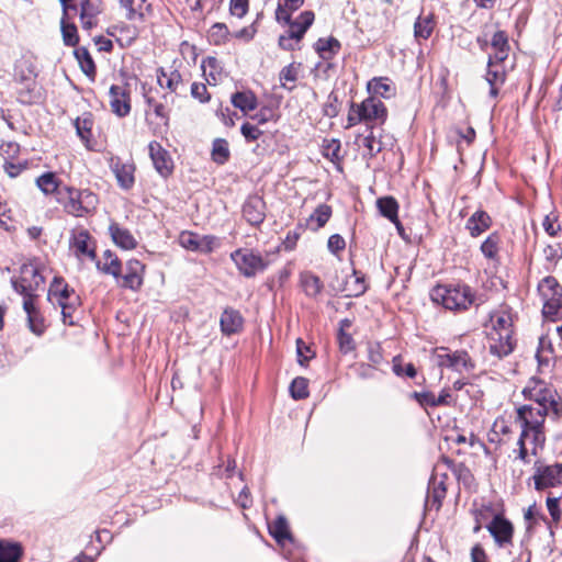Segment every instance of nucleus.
Returning <instances> with one entry per match:
<instances>
[{"mask_svg":"<svg viewBox=\"0 0 562 562\" xmlns=\"http://www.w3.org/2000/svg\"><path fill=\"white\" fill-rule=\"evenodd\" d=\"M552 416L546 408L521 405L516 409V424L520 429L514 452L524 463H529L546 443L544 422Z\"/></svg>","mask_w":562,"mask_h":562,"instance_id":"f257e3e1","label":"nucleus"},{"mask_svg":"<svg viewBox=\"0 0 562 562\" xmlns=\"http://www.w3.org/2000/svg\"><path fill=\"white\" fill-rule=\"evenodd\" d=\"M486 334L491 353L497 358H503L513 351V316L506 307H501L491 313Z\"/></svg>","mask_w":562,"mask_h":562,"instance_id":"f03ea898","label":"nucleus"},{"mask_svg":"<svg viewBox=\"0 0 562 562\" xmlns=\"http://www.w3.org/2000/svg\"><path fill=\"white\" fill-rule=\"evenodd\" d=\"M431 300L450 311H465L474 303L473 290L462 283L438 284L431 290Z\"/></svg>","mask_w":562,"mask_h":562,"instance_id":"7ed1b4c3","label":"nucleus"},{"mask_svg":"<svg viewBox=\"0 0 562 562\" xmlns=\"http://www.w3.org/2000/svg\"><path fill=\"white\" fill-rule=\"evenodd\" d=\"M522 395L530 401L529 406L546 408L554 418L562 414V401L557 391L544 381L532 378L522 390Z\"/></svg>","mask_w":562,"mask_h":562,"instance_id":"20e7f679","label":"nucleus"},{"mask_svg":"<svg viewBox=\"0 0 562 562\" xmlns=\"http://www.w3.org/2000/svg\"><path fill=\"white\" fill-rule=\"evenodd\" d=\"M387 119V109L378 98L368 97L360 103H351L348 116L347 127H352L360 123L374 127L385 123Z\"/></svg>","mask_w":562,"mask_h":562,"instance_id":"39448f33","label":"nucleus"},{"mask_svg":"<svg viewBox=\"0 0 562 562\" xmlns=\"http://www.w3.org/2000/svg\"><path fill=\"white\" fill-rule=\"evenodd\" d=\"M44 271L45 268L36 261L23 263L19 277L12 279L13 289L24 299H37L36 292L45 283Z\"/></svg>","mask_w":562,"mask_h":562,"instance_id":"423d86ee","label":"nucleus"},{"mask_svg":"<svg viewBox=\"0 0 562 562\" xmlns=\"http://www.w3.org/2000/svg\"><path fill=\"white\" fill-rule=\"evenodd\" d=\"M538 295L542 303V314L547 321L562 318V286L554 277H546L538 284Z\"/></svg>","mask_w":562,"mask_h":562,"instance_id":"0eeeda50","label":"nucleus"},{"mask_svg":"<svg viewBox=\"0 0 562 562\" xmlns=\"http://www.w3.org/2000/svg\"><path fill=\"white\" fill-rule=\"evenodd\" d=\"M48 301L60 307L64 324L72 325V314L79 305V296L63 278L55 277L48 289Z\"/></svg>","mask_w":562,"mask_h":562,"instance_id":"6e6552de","label":"nucleus"},{"mask_svg":"<svg viewBox=\"0 0 562 562\" xmlns=\"http://www.w3.org/2000/svg\"><path fill=\"white\" fill-rule=\"evenodd\" d=\"M430 359L434 364L459 373H470L475 368L474 361L464 350L450 352L445 347H438L432 350Z\"/></svg>","mask_w":562,"mask_h":562,"instance_id":"1a4fd4ad","label":"nucleus"},{"mask_svg":"<svg viewBox=\"0 0 562 562\" xmlns=\"http://www.w3.org/2000/svg\"><path fill=\"white\" fill-rule=\"evenodd\" d=\"M65 16L76 13L80 7V22L83 30L97 26L98 18L102 12V0H59Z\"/></svg>","mask_w":562,"mask_h":562,"instance_id":"9d476101","label":"nucleus"},{"mask_svg":"<svg viewBox=\"0 0 562 562\" xmlns=\"http://www.w3.org/2000/svg\"><path fill=\"white\" fill-rule=\"evenodd\" d=\"M314 20V12L306 10L301 12L294 20L290 18V22H280L281 24L289 25L288 33L279 37L280 47L286 50L294 49L297 43L304 37Z\"/></svg>","mask_w":562,"mask_h":562,"instance_id":"9b49d317","label":"nucleus"},{"mask_svg":"<svg viewBox=\"0 0 562 562\" xmlns=\"http://www.w3.org/2000/svg\"><path fill=\"white\" fill-rule=\"evenodd\" d=\"M65 191L68 198L67 202H65V209L69 214L83 216L97 207L98 196L90 190L66 187Z\"/></svg>","mask_w":562,"mask_h":562,"instance_id":"f8f14e48","label":"nucleus"},{"mask_svg":"<svg viewBox=\"0 0 562 562\" xmlns=\"http://www.w3.org/2000/svg\"><path fill=\"white\" fill-rule=\"evenodd\" d=\"M532 481L537 491L557 487L562 484V463L544 464L541 461L535 463Z\"/></svg>","mask_w":562,"mask_h":562,"instance_id":"ddd939ff","label":"nucleus"},{"mask_svg":"<svg viewBox=\"0 0 562 562\" xmlns=\"http://www.w3.org/2000/svg\"><path fill=\"white\" fill-rule=\"evenodd\" d=\"M231 258L239 272L247 277H254L266 269L267 262L251 249L240 248L231 254Z\"/></svg>","mask_w":562,"mask_h":562,"instance_id":"4468645a","label":"nucleus"},{"mask_svg":"<svg viewBox=\"0 0 562 562\" xmlns=\"http://www.w3.org/2000/svg\"><path fill=\"white\" fill-rule=\"evenodd\" d=\"M106 161L115 176L117 184L124 190H128L135 182V165L131 160H123L121 157L111 153L106 155Z\"/></svg>","mask_w":562,"mask_h":562,"instance_id":"2eb2a0df","label":"nucleus"},{"mask_svg":"<svg viewBox=\"0 0 562 562\" xmlns=\"http://www.w3.org/2000/svg\"><path fill=\"white\" fill-rule=\"evenodd\" d=\"M179 244L187 250L209 254L220 246L218 239L212 235H199L192 232H182Z\"/></svg>","mask_w":562,"mask_h":562,"instance_id":"dca6fc26","label":"nucleus"},{"mask_svg":"<svg viewBox=\"0 0 562 562\" xmlns=\"http://www.w3.org/2000/svg\"><path fill=\"white\" fill-rule=\"evenodd\" d=\"M486 529L499 548L510 546L514 537V526L502 514H495Z\"/></svg>","mask_w":562,"mask_h":562,"instance_id":"f3484780","label":"nucleus"},{"mask_svg":"<svg viewBox=\"0 0 562 562\" xmlns=\"http://www.w3.org/2000/svg\"><path fill=\"white\" fill-rule=\"evenodd\" d=\"M145 266L137 259H131L126 262L125 273L117 280L122 288L137 291L140 289L144 279Z\"/></svg>","mask_w":562,"mask_h":562,"instance_id":"a211bd4d","label":"nucleus"},{"mask_svg":"<svg viewBox=\"0 0 562 562\" xmlns=\"http://www.w3.org/2000/svg\"><path fill=\"white\" fill-rule=\"evenodd\" d=\"M148 149L157 172L162 177H168L173 169V162L168 151L158 142L149 143Z\"/></svg>","mask_w":562,"mask_h":562,"instance_id":"6ab92c4d","label":"nucleus"},{"mask_svg":"<svg viewBox=\"0 0 562 562\" xmlns=\"http://www.w3.org/2000/svg\"><path fill=\"white\" fill-rule=\"evenodd\" d=\"M70 249L79 259L89 258L93 260L95 258L94 245L87 231L81 229L72 235Z\"/></svg>","mask_w":562,"mask_h":562,"instance_id":"aec40b11","label":"nucleus"},{"mask_svg":"<svg viewBox=\"0 0 562 562\" xmlns=\"http://www.w3.org/2000/svg\"><path fill=\"white\" fill-rule=\"evenodd\" d=\"M504 61L491 60L487 63V70L485 74V80L490 86V97L496 98L499 93V89L503 87L506 80V69L503 65Z\"/></svg>","mask_w":562,"mask_h":562,"instance_id":"412c9836","label":"nucleus"},{"mask_svg":"<svg viewBox=\"0 0 562 562\" xmlns=\"http://www.w3.org/2000/svg\"><path fill=\"white\" fill-rule=\"evenodd\" d=\"M110 105L117 116H126L131 111L130 97L125 88L113 85L110 88Z\"/></svg>","mask_w":562,"mask_h":562,"instance_id":"4be33fe9","label":"nucleus"},{"mask_svg":"<svg viewBox=\"0 0 562 562\" xmlns=\"http://www.w3.org/2000/svg\"><path fill=\"white\" fill-rule=\"evenodd\" d=\"M36 299H24L23 300V310L27 316V325L30 330L41 336L45 331V322L43 316L41 315V312L38 311L36 304Z\"/></svg>","mask_w":562,"mask_h":562,"instance_id":"5701e85b","label":"nucleus"},{"mask_svg":"<svg viewBox=\"0 0 562 562\" xmlns=\"http://www.w3.org/2000/svg\"><path fill=\"white\" fill-rule=\"evenodd\" d=\"M120 5L130 21H144L151 11L148 0H120Z\"/></svg>","mask_w":562,"mask_h":562,"instance_id":"b1692460","label":"nucleus"},{"mask_svg":"<svg viewBox=\"0 0 562 562\" xmlns=\"http://www.w3.org/2000/svg\"><path fill=\"white\" fill-rule=\"evenodd\" d=\"M243 215L251 225H259L266 217L265 202L259 196H250L243 206Z\"/></svg>","mask_w":562,"mask_h":562,"instance_id":"393cba45","label":"nucleus"},{"mask_svg":"<svg viewBox=\"0 0 562 562\" xmlns=\"http://www.w3.org/2000/svg\"><path fill=\"white\" fill-rule=\"evenodd\" d=\"M369 97L390 99L395 95L396 89L392 81L386 77L372 78L367 83Z\"/></svg>","mask_w":562,"mask_h":562,"instance_id":"a878e982","label":"nucleus"},{"mask_svg":"<svg viewBox=\"0 0 562 562\" xmlns=\"http://www.w3.org/2000/svg\"><path fill=\"white\" fill-rule=\"evenodd\" d=\"M109 232L113 243L117 247L124 250H132L136 248L137 240L127 228H124L116 223H112L109 227Z\"/></svg>","mask_w":562,"mask_h":562,"instance_id":"bb28decb","label":"nucleus"},{"mask_svg":"<svg viewBox=\"0 0 562 562\" xmlns=\"http://www.w3.org/2000/svg\"><path fill=\"white\" fill-rule=\"evenodd\" d=\"M376 206L382 216L390 220L397 228L398 233L402 234L403 226L398 221V203L393 196H383L376 200Z\"/></svg>","mask_w":562,"mask_h":562,"instance_id":"cd10ccee","label":"nucleus"},{"mask_svg":"<svg viewBox=\"0 0 562 562\" xmlns=\"http://www.w3.org/2000/svg\"><path fill=\"white\" fill-rule=\"evenodd\" d=\"M493 53L488 55V59L504 61L509 54L508 36L504 31H497L491 40Z\"/></svg>","mask_w":562,"mask_h":562,"instance_id":"c85d7f7f","label":"nucleus"},{"mask_svg":"<svg viewBox=\"0 0 562 562\" xmlns=\"http://www.w3.org/2000/svg\"><path fill=\"white\" fill-rule=\"evenodd\" d=\"M97 268L102 273L110 274L119 280L122 271V262L113 251L108 249L97 262Z\"/></svg>","mask_w":562,"mask_h":562,"instance_id":"c756f323","label":"nucleus"},{"mask_svg":"<svg viewBox=\"0 0 562 562\" xmlns=\"http://www.w3.org/2000/svg\"><path fill=\"white\" fill-rule=\"evenodd\" d=\"M157 82L162 89H167L170 92H178L183 86L182 77L178 70H166L160 68L157 71Z\"/></svg>","mask_w":562,"mask_h":562,"instance_id":"7c9ffc66","label":"nucleus"},{"mask_svg":"<svg viewBox=\"0 0 562 562\" xmlns=\"http://www.w3.org/2000/svg\"><path fill=\"white\" fill-rule=\"evenodd\" d=\"M220 324L223 334L232 335L240 330L243 317L239 312L233 308H226L221 315Z\"/></svg>","mask_w":562,"mask_h":562,"instance_id":"2f4dec72","label":"nucleus"},{"mask_svg":"<svg viewBox=\"0 0 562 562\" xmlns=\"http://www.w3.org/2000/svg\"><path fill=\"white\" fill-rule=\"evenodd\" d=\"M492 220L484 211L474 212L467 222V228L472 237H477L490 228Z\"/></svg>","mask_w":562,"mask_h":562,"instance_id":"473e14b6","label":"nucleus"},{"mask_svg":"<svg viewBox=\"0 0 562 562\" xmlns=\"http://www.w3.org/2000/svg\"><path fill=\"white\" fill-rule=\"evenodd\" d=\"M269 532L282 548L286 543L293 542L288 521L283 516H279L273 522L269 524Z\"/></svg>","mask_w":562,"mask_h":562,"instance_id":"72a5a7b5","label":"nucleus"},{"mask_svg":"<svg viewBox=\"0 0 562 562\" xmlns=\"http://www.w3.org/2000/svg\"><path fill=\"white\" fill-rule=\"evenodd\" d=\"M314 49L322 59L329 60L339 53L340 43L333 36L322 37L315 42Z\"/></svg>","mask_w":562,"mask_h":562,"instance_id":"f704fd0d","label":"nucleus"},{"mask_svg":"<svg viewBox=\"0 0 562 562\" xmlns=\"http://www.w3.org/2000/svg\"><path fill=\"white\" fill-rule=\"evenodd\" d=\"M201 67L209 85L216 86L225 78L220 61L215 57L205 58Z\"/></svg>","mask_w":562,"mask_h":562,"instance_id":"c9c22d12","label":"nucleus"},{"mask_svg":"<svg viewBox=\"0 0 562 562\" xmlns=\"http://www.w3.org/2000/svg\"><path fill=\"white\" fill-rule=\"evenodd\" d=\"M331 213V207L329 205H318L307 218V227L314 232L318 231L329 221Z\"/></svg>","mask_w":562,"mask_h":562,"instance_id":"e433bc0d","label":"nucleus"},{"mask_svg":"<svg viewBox=\"0 0 562 562\" xmlns=\"http://www.w3.org/2000/svg\"><path fill=\"white\" fill-rule=\"evenodd\" d=\"M304 4V0H278L276 9L277 22H290V16Z\"/></svg>","mask_w":562,"mask_h":562,"instance_id":"4c0bfd02","label":"nucleus"},{"mask_svg":"<svg viewBox=\"0 0 562 562\" xmlns=\"http://www.w3.org/2000/svg\"><path fill=\"white\" fill-rule=\"evenodd\" d=\"M434 29L435 21L431 13L419 15L414 24V36L417 41L427 40L430 37Z\"/></svg>","mask_w":562,"mask_h":562,"instance_id":"58836bf2","label":"nucleus"},{"mask_svg":"<svg viewBox=\"0 0 562 562\" xmlns=\"http://www.w3.org/2000/svg\"><path fill=\"white\" fill-rule=\"evenodd\" d=\"M232 103L243 113L247 114L257 108V98L251 91L236 92L232 95Z\"/></svg>","mask_w":562,"mask_h":562,"instance_id":"ea45409f","label":"nucleus"},{"mask_svg":"<svg viewBox=\"0 0 562 562\" xmlns=\"http://www.w3.org/2000/svg\"><path fill=\"white\" fill-rule=\"evenodd\" d=\"M301 71V64L292 63L282 68L279 75L280 83L283 88L292 90Z\"/></svg>","mask_w":562,"mask_h":562,"instance_id":"a19ab883","label":"nucleus"},{"mask_svg":"<svg viewBox=\"0 0 562 562\" xmlns=\"http://www.w3.org/2000/svg\"><path fill=\"white\" fill-rule=\"evenodd\" d=\"M366 290L367 285L364 279L361 276H358L356 272L347 277L345 286L342 289L346 296H359L363 294Z\"/></svg>","mask_w":562,"mask_h":562,"instance_id":"79ce46f5","label":"nucleus"},{"mask_svg":"<svg viewBox=\"0 0 562 562\" xmlns=\"http://www.w3.org/2000/svg\"><path fill=\"white\" fill-rule=\"evenodd\" d=\"M301 285L308 296H316L323 289L319 278L311 272H303L301 274Z\"/></svg>","mask_w":562,"mask_h":562,"instance_id":"37998d69","label":"nucleus"},{"mask_svg":"<svg viewBox=\"0 0 562 562\" xmlns=\"http://www.w3.org/2000/svg\"><path fill=\"white\" fill-rule=\"evenodd\" d=\"M59 184L60 182L54 172H45L36 179L37 188L46 195L55 193Z\"/></svg>","mask_w":562,"mask_h":562,"instance_id":"c03bdc74","label":"nucleus"},{"mask_svg":"<svg viewBox=\"0 0 562 562\" xmlns=\"http://www.w3.org/2000/svg\"><path fill=\"white\" fill-rule=\"evenodd\" d=\"M22 554L19 544L9 541H0V562H18Z\"/></svg>","mask_w":562,"mask_h":562,"instance_id":"a18cd8bd","label":"nucleus"},{"mask_svg":"<svg viewBox=\"0 0 562 562\" xmlns=\"http://www.w3.org/2000/svg\"><path fill=\"white\" fill-rule=\"evenodd\" d=\"M75 126H76L78 136L85 143L86 147L90 150L94 149L90 142L91 128H92L91 119L89 116L79 117L76 120Z\"/></svg>","mask_w":562,"mask_h":562,"instance_id":"49530a36","label":"nucleus"},{"mask_svg":"<svg viewBox=\"0 0 562 562\" xmlns=\"http://www.w3.org/2000/svg\"><path fill=\"white\" fill-rule=\"evenodd\" d=\"M68 19L70 16H65L64 14L60 22L63 40L67 46H75L79 42L78 32L76 25L67 21Z\"/></svg>","mask_w":562,"mask_h":562,"instance_id":"de8ad7c7","label":"nucleus"},{"mask_svg":"<svg viewBox=\"0 0 562 562\" xmlns=\"http://www.w3.org/2000/svg\"><path fill=\"white\" fill-rule=\"evenodd\" d=\"M552 355L553 349L551 340L547 336H541L539 338V346L536 353L539 364H549L552 360Z\"/></svg>","mask_w":562,"mask_h":562,"instance_id":"09e8293b","label":"nucleus"},{"mask_svg":"<svg viewBox=\"0 0 562 562\" xmlns=\"http://www.w3.org/2000/svg\"><path fill=\"white\" fill-rule=\"evenodd\" d=\"M437 406H451L463 404L464 398L460 393H453V390L445 387L436 395Z\"/></svg>","mask_w":562,"mask_h":562,"instance_id":"8fccbe9b","label":"nucleus"},{"mask_svg":"<svg viewBox=\"0 0 562 562\" xmlns=\"http://www.w3.org/2000/svg\"><path fill=\"white\" fill-rule=\"evenodd\" d=\"M229 158L228 143L225 139H215L212 147V159L220 165L225 164Z\"/></svg>","mask_w":562,"mask_h":562,"instance_id":"3c124183","label":"nucleus"},{"mask_svg":"<svg viewBox=\"0 0 562 562\" xmlns=\"http://www.w3.org/2000/svg\"><path fill=\"white\" fill-rule=\"evenodd\" d=\"M501 238L496 233L491 234L481 245V251L488 259H496Z\"/></svg>","mask_w":562,"mask_h":562,"instance_id":"603ef678","label":"nucleus"},{"mask_svg":"<svg viewBox=\"0 0 562 562\" xmlns=\"http://www.w3.org/2000/svg\"><path fill=\"white\" fill-rule=\"evenodd\" d=\"M290 393L294 400H303L308 396V381L305 378H295L290 385Z\"/></svg>","mask_w":562,"mask_h":562,"instance_id":"864d4df0","label":"nucleus"},{"mask_svg":"<svg viewBox=\"0 0 562 562\" xmlns=\"http://www.w3.org/2000/svg\"><path fill=\"white\" fill-rule=\"evenodd\" d=\"M76 57L79 61L81 70L89 77L95 74V65L87 49H78Z\"/></svg>","mask_w":562,"mask_h":562,"instance_id":"5fc2aeb1","label":"nucleus"},{"mask_svg":"<svg viewBox=\"0 0 562 562\" xmlns=\"http://www.w3.org/2000/svg\"><path fill=\"white\" fill-rule=\"evenodd\" d=\"M228 29L224 23H215L209 31V40L216 44H223L227 40Z\"/></svg>","mask_w":562,"mask_h":562,"instance_id":"6e6d98bb","label":"nucleus"},{"mask_svg":"<svg viewBox=\"0 0 562 562\" xmlns=\"http://www.w3.org/2000/svg\"><path fill=\"white\" fill-rule=\"evenodd\" d=\"M323 155L335 162L340 159V142L338 139H327L323 145Z\"/></svg>","mask_w":562,"mask_h":562,"instance_id":"4d7b16f0","label":"nucleus"},{"mask_svg":"<svg viewBox=\"0 0 562 562\" xmlns=\"http://www.w3.org/2000/svg\"><path fill=\"white\" fill-rule=\"evenodd\" d=\"M525 521L528 528H531L533 525L538 524L539 520L543 519V515L541 508L536 504H531L524 514Z\"/></svg>","mask_w":562,"mask_h":562,"instance_id":"13d9d810","label":"nucleus"},{"mask_svg":"<svg viewBox=\"0 0 562 562\" xmlns=\"http://www.w3.org/2000/svg\"><path fill=\"white\" fill-rule=\"evenodd\" d=\"M459 393L463 396L464 403L458 404V406H460L461 408H465L471 406L477 400L481 392L476 385L470 383L469 385L465 386L464 390H462Z\"/></svg>","mask_w":562,"mask_h":562,"instance_id":"bf43d9fd","label":"nucleus"},{"mask_svg":"<svg viewBox=\"0 0 562 562\" xmlns=\"http://www.w3.org/2000/svg\"><path fill=\"white\" fill-rule=\"evenodd\" d=\"M222 1L223 0H195L191 8L200 14L211 13L220 7Z\"/></svg>","mask_w":562,"mask_h":562,"instance_id":"052dcab7","label":"nucleus"},{"mask_svg":"<svg viewBox=\"0 0 562 562\" xmlns=\"http://www.w3.org/2000/svg\"><path fill=\"white\" fill-rule=\"evenodd\" d=\"M543 257L546 259V269L551 270L561 257L560 247L548 245L543 248Z\"/></svg>","mask_w":562,"mask_h":562,"instance_id":"680f3d73","label":"nucleus"},{"mask_svg":"<svg viewBox=\"0 0 562 562\" xmlns=\"http://www.w3.org/2000/svg\"><path fill=\"white\" fill-rule=\"evenodd\" d=\"M412 397L415 398L416 402L424 408L437 407L436 394L430 391L414 392Z\"/></svg>","mask_w":562,"mask_h":562,"instance_id":"e2e57ef3","label":"nucleus"},{"mask_svg":"<svg viewBox=\"0 0 562 562\" xmlns=\"http://www.w3.org/2000/svg\"><path fill=\"white\" fill-rule=\"evenodd\" d=\"M393 371L396 375H406L408 378H415L417 372L413 363H406L403 366L400 358L393 359Z\"/></svg>","mask_w":562,"mask_h":562,"instance_id":"0e129e2a","label":"nucleus"},{"mask_svg":"<svg viewBox=\"0 0 562 562\" xmlns=\"http://www.w3.org/2000/svg\"><path fill=\"white\" fill-rule=\"evenodd\" d=\"M495 514L491 503H483L473 510L474 520H479V522H485L491 516L494 517Z\"/></svg>","mask_w":562,"mask_h":562,"instance_id":"69168bd1","label":"nucleus"},{"mask_svg":"<svg viewBox=\"0 0 562 562\" xmlns=\"http://www.w3.org/2000/svg\"><path fill=\"white\" fill-rule=\"evenodd\" d=\"M249 9V0H231L229 12L232 15L241 19L244 18Z\"/></svg>","mask_w":562,"mask_h":562,"instance_id":"338daca9","label":"nucleus"},{"mask_svg":"<svg viewBox=\"0 0 562 562\" xmlns=\"http://www.w3.org/2000/svg\"><path fill=\"white\" fill-rule=\"evenodd\" d=\"M542 226L550 236H555L561 231V223L559 222L558 216L553 213L544 217Z\"/></svg>","mask_w":562,"mask_h":562,"instance_id":"774afa93","label":"nucleus"}]
</instances>
